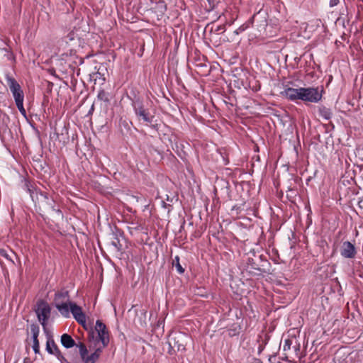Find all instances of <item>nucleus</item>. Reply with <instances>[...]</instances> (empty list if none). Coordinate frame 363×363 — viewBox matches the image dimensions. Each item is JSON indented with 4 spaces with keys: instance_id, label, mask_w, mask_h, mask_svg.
<instances>
[{
    "instance_id": "nucleus-1",
    "label": "nucleus",
    "mask_w": 363,
    "mask_h": 363,
    "mask_svg": "<svg viewBox=\"0 0 363 363\" xmlns=\"http://www.w3.org/2000/svg\"><path fill=\"white\" fill-rule=\"evenodd\" d=\"M96 336L92 333L89 336V349L92 352L89 354L86 346L79 342L77 347L81 359L84 363H96L99 359L103 350L106 347L110 342L109 331L106 325L101 320H97L95 325Z\"/></svg>"
},
{
    "instance_id": "nucleus-2",
    "label": "nucleus",
    "mask_w": 363,
    "mask_h": 363,
    "mask_svg": "<svg viewBox=\"0 0 363 363\" xmlns=\"http://www.w3.org/2000/svg\"><path fill=\"white\" fill-rule=\"evenodd\" d=\"M6 79L18 111L26 117V111L23 106L24 94L20 84L14 78L9 75L6 76Z\"/></svg>"
},
{
    "instance_id": "nucleus-3",
    "label": "nucleus",
    "mask_w": 363,
    "mask_h": 363,
    "mask_svg": "<svg viewBox=\"0 0 363 363\" xmlns=\"http://www.w3.org/2000/svg\"><path fill=\"white\" fill-rule=\"evenodd\" d=\"M35 313L39 322L45 328L51 313V308L49 304L44 301H38L36 305Z\"/></svg>"
},
{
    "instance_id": "nucleus-4",
    "label": "nucleus",
    "mask_w": 363,
    "mask_h": 363,
    "mask_svg": "<svg viewBox=\"0 0 363 363\" xmlns=\"http://www.w3.org/2000/svg\"><path fill=\"white\" fill-rule=\"evenodd\" d=\"M323 89L318 87L302 88L301 101L305 102L318 103L322 99Z\"/></svg>"
},
{
    "instance_id": "nucleus-5",
    "label": "nucleus",
    "mask_w": 363,
    "mask_h": 363,
    "mask_svg": "<svg viewBox=\"0 0 363 363\" xmlns=\"http://www.w3.org/2000/svg\"><path fill=\"white\" fill-rule=\"evenodd\" d=\"M29 191L30 197L34 202H38V203H42L44 206H48L52 210L55 211L52 205L53 199H50L46 193L38 189H29Z\"/></svg>"
},
{
    "instance_id": "nucleus-6",
    "label": "nucleus",
    "mask_w": 363,
    "mask_h": 363,
    "mask_svg": "<svg viewBox=\"0 0 363 363\" xmlns=\"http://www.w3.org/2000/svg\"><path fill=\"white\" fill-rule=\"evenodd\" d=\"M133 108L135 113L139 120H143L147 123H151L152 122L154 116H151L150 113L144 108L140 102H135L133 104Z\"/></svg>"
},
{
    "instance_id": "nucleus-7",
    "label": "nucleus",
    "mask_w": 363,
    "mask_h": 363,
    "mask_svg": "<svg viewBox=\"0 0 363 363\" xmlns=\"http://www.w3.org/2000/svg\"><path fill=\"white\" fill-rule=\"evenodd\" d=\"M302 88L303 87L295 89L287 87L281 92V94L289 101H296L297 100H301Z\"/></svg>"
},
{
    "instance_id": "nucleus-8",
    "label": "nucleus",
    "mask_w": 363,
    "mask_h": 363,
    "mask_svg": "<svg viewBox=\"0 0 363 363\" xmlns=\"http://www.w3.org/2000/svg\"><path fill=\"white\" fill-rule=\"evenodd\" d=\"M70 312L72 313L74 319L83 326L86 324V315L83 313L80 306H77L75 303L69 302Z\"/></svg>"
},
{
    "instance_id": "nucleus-9",
    "label": "nucleus",
    "mask_w": 363,
    "mask_h": 363,
    "mask_svg": "<svg viewBox=\"0 0 363 363\" xmlns=\"http://www.w3.org/2000/svg\"><path fill=\"white\" fill-rule=\"evenodd\" d=\"M340 254L343 257L353 258L356 255L355 247L350 242H344Z\"/></svg>"
},
{
    "instance_id": "nucleus-10",
    "label": "nucleus",
    "mask_w": 363,
    "mask_h": 363,
    "mask_svg": "<svg viewBox=\"0 0 363 363\" xmlns=\"http://www.w3.org/2000/svg\"><path fill=\"white\" fill-rule=\"evenodd\" d=\"M69 302L70 301L57 302V303L55 304L56 308L65 318H69L70 315Z\"/></svg>"
},
{
    "instance_id": "nucleus-11",
    "label": "nucleus",
    "mask_w": 363,
    "mask_h": 363,
    "mask_svg": "<svg viewBox=\"0 0 363 363\" xmlns=\"http://www.w3.org/2000/svg\"><path fill=\"white\" fill-rule=\"evenodd\" d=\"M46 350L48 353L54 354L57 357L62 354L58 347L52 339H48L46 343Z\"/></svg>"
},
{
    "instance_id": "nucleus-12",
    "label": "nucleus",
    "mask_w": 363,
    "mask_h": 363,
    "mask_svg": "<svg viewBox=\"0 0 363 363\" xmlns=\"http://www.w3.org/2000/svg\"><path fill=\"white\" fill-rule=\"evenodd\" d=\"M60 341L62 346L67 349L71 348L74 345L77 346V345L75 344L74 339L67 333H65L61 336Z\"/></svg>"
},
{
    "instance_id": "nucleus-13",
    "label": "nucleus",
    "mask_w": 363,
    "mask_h": 363,
    "mask_svg": "<svg viewBox=\"0 0 363 363\" xmlns=\"http://www.w3.org/2000/svg\"><path fill=\"white\" fill-rule=\"evenodd\" d=\"M69 301V294L67 291H62L55 294L54 301L55 304L57 302H63Z\"/></svg>"
},
{
    "instance_id": "nucleus-14",
    "label": "nucleus",
    "mask_w": 363,
    "mask_h": 363,
    "mask_svg": "<svg viewBox=\"0 0 363 363\" xmlns=\"http://www.w3.org/2000/svg\"><path fill=\"white\" fill-rule=\"evenodd\" d=\"M319 114L325 120H329L331 118L333 115L331 111L326 107L320 108Z\"/></svg>"
},
{
    "instance_id": "nucleus-15",
    "label": "nucleus",
    "mask_w": 363,
    "mask_h": 363,
    "mask_svg": "<svg viewBox=\"0 0 363 363\" xmlns=\"http://www.w3.org/2000/svg\"><path fill=\"white\" fill-rule=\"evenodd\" d=\"M111 245L115 248L117 252H119L121 250V245L120 243L119 240L117 238H115L111 242Z\"/></svg>"
},
{
    "instance_id": "nucleus-16",
    "label": "nucleus",
    "mask_w": 363,
    "mask_h": 363,
    "mask_svg": "<svg viewBox=\"0 0 363 363\" xmlns=\"http://www.w3.org/2000/svg\"><path fill=\"white\" fill-rule=\"evenodd\" d=\"M98 98L100 99V100H102L104 101H106V102H108V94L106 91H104V90H101L99 92L98 94Z\"/></svg>"
},
{
    "instance_id": "nucleus-17",
    "label": "nucleus",
    "mask_w": 363,
    "mask_h": 363,
    "mask_svg": "<svg viewBox=\"0 0 363 363\" xmlns=\"http://www.w3.org/2000/svg\"><path fill=\"white\" fill-rule=\"evenodd\" d=\"M30 331L33 335V340L38 339V336L39 335V328L35 325H31Z\"/></svg>"
},
{
    "instance_id": "nucleus-18",
    "label": "nucleus",
    "mask_w": 363,
    "mask_h": 363,
    "mask_svg": "<svg viewBox=\"0 0 363 363\" xmlns=\"http://www.w3.org/2000/svg\"><path fill=\"white\" fill-rule=\"evenodd\" d=\"M33 349L35 354H38L40 352V345L38 339H33Z\"/></svg>"
},
{
    "instance_id": "nucleus-19",
    "label": "nucleus",
    "mask_w": 363,
    "mask_h": 363,
    "mask_svg": "<svg viewBox=\"0 0 363 363\" xmlns=\"http://www.w3.org/2000/svg\"><path fill=\"white\" fill-rule=\"evenodd\" d=\"M291 345V340L289 339H286L284 341V345H283V350L284 351L289 350Z\"/></svg>"
},
{
    "instance_id": "nucleus-20",
    "label": "nucleus",
    "mask_w": 363,
    "mask_h": 363,
    "mask_svg": "<svg viewBox=\"0 0 363 363\" xmlns=\"http://www.w3.org/2000/svg\"><path fill=\"white\" fill-rule=\"evenodd\" d=\"M176 259L177 261V263L176 264L177 270V272L179 273L182 274L184 272V269L182 268L181 264H179V257H176Z\"/></svg>"
},
{
    "instance_id": "nucleus-21",
    "label": "nucleus",
    "mask_w": 363,
    "mask_h": 363,
    "mask_svg": "<svg viewBox=\"0 0 363 363\" xmlns=\"http://www.w3.org/2000/svg\"><path fill=\"white\" fill-rule=\"evenodd\" d=\"M57 358L60 360V363H74L68 361L62 354H60Z\"/></svg>"
},
{
    "instance_id": "nucleus-22",
    "label": "nucleus",
    "mask_w": 363,
    "mask_h": 363,
    "mask_svg": "<svg viewBox=\"0 0 363 363\" xmlns=\"http://www.w3.org/2000/svg\"><path fill=\"white\" fill-rule=\"evenodd\" d=\"M340 3V0H330V6L333 7L337 6Z\"/></svg>"
},
{
    "instance_id": "nucleus-23",
    "label": "nucleus",
    "mask_w": 363,
    "mask_h": 363,
    "mask_svg": "<svg viewBox=\"0 0 363 363\" xmlns=\"http://www.w3.org/2000/svg\"><path fill=\"white\" fill-rule=\"evenodd\" d=\"M177 350H178L179 351H183V350H185V344H184L183 342L178 344V345H177Z\"/></svg>"
},
{
    "instance_id": "nucleus-24",
    "label": "nucleus",
    "mask_w": 363,
    "mask_h": 363,
    "mask_svg": "<svg viewBox=\"0 0 363 363\" xmlns=\"http://www.w3.org/2000/svg\"><path fill=\"white\" fill-rule=\"evenodd\" d=\"M186 337H186V336H185V335H183V334H180V335H179V336L177 337V338H178L179 340H181L182 341H183V340H182L183 338H186Z\"/></svg>"
}]
</instances>
